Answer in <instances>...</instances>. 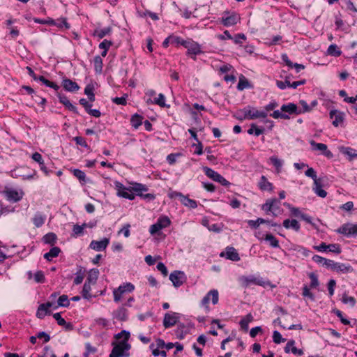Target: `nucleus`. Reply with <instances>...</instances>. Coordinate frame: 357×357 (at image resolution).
<instances>
[{
    "mask_svg": "<svg viewBox=\"0 0 357 357\" xmlns=\"http://www.w3.org/2000/svg\"><path fill=\"white\" fill-rule=\"evenodd\" d=\"M112 31L111 27H107L103 29H96L93 33L94 36H98L99 38H104L106 35H108Z\"/></svg>",
    "mask_w": 357,
    "mask_h": 357,
    "instance_id": "nucleus-31",
    "label": "nucleus"
},
{
    "mask_svg": "<svg viewBox=\"0 0 357 357\" xmlns=\"http://www.w3.org/2000/svg\"><path fill=\"white\" fill-rule=\"evenodd\" d=\"M61 252L59 247H53L50 250L44 255V258L48 261H51L52 258L56 257Z\"/></svg>",
    "mask_w": 357,
    "mask_h": 357,
    "instance_id": "nucleus-28",
    "label": "nucleus"
},
{
    "mask_svg": "<svg viewBox=\"0 0 357 357\" xmlns=\"http://www.w3.org/2000/svg\"><path fill=\"white\" fill-rule=\"evenodd\" d=\"M342 302L344 303H349L351 304V306H354L355 304H356V300L354 297H349L347 296L346 294H344L343 295V297H342Z\"/></svg>",
    "mask_w": 357,
    "mask_h": 357,
    "instance_id": "nucleus-63",
    "label": "nucleus"
},
{
    "mask_svg": "<svg viewBox=\"0 0 357 357\" xmlns=\"http://www.w3.org/2000/svg\"><path fill=\"white\" fill-rule=\"evenodd\" d=\"M327 250H328L329 252H334L336 254H340L341 252L340 245L335 243L328 245Z\"/></svg>",
    "mask_w": 357,
    "mask_h": 357,
    "instance_id": "nucleus-50",
    "label": "nucleus"
},
{
    "mask_svg": "<svg viewBox=\"0 0 357 357\" xmlns=\"http://www.w3.org/2000/svg\"><path fill=\"white\" fill-rule=\"evenodd\" d=\"M208 296H211L212 297V303L213 304H216L218 303V292L217 290H211L208 293Z\"/></svg>",
    "mask_w": 357,
    "mask_h": 357,
    "instance_id": "nucleus-57",
    "label": "nucleus"
},
{
    "mask_svg": "<svg viewBox=\"0 0 357 357\" xmlns=\"http://www.w3.org/2000/svg\"><path fill=\"white\" fill-rule=\"evenodd\" d=\"M112 345L114 347L109 354V357L129 356V353L126 352L130 349V345L128 342H126V341H121L118 344L113 342Z\"/></svg>",
    "mask_w": 357,
    "mask_h": 357,
    "instance_id": "nucleus-1",
    "label": "nucleus"
},
{
    "mask_svg": "<svg viewBox=\"0 0 357 357\" xmlns=\"http://www.w3.org/2000/svg\"><path fill=\"white\" fill-rule=\"evenodd\" d=\"M31 158L34 161L37 162L40 165V169L43 172H44L46 175H48L49 172L47 171L46 166L44 164V161L43 160L41 154L38 152H36L32 155Z\"/></svg>",
    "mask_w": 357,
    "mask_h": 357,
    "instance_id": "nucleus-21",
    "label": "nucleus"
},
{
    "mask_svg": "<svg viewBox=\"0 0 357 357\" xmlns=\"http://www.w3.org/2000/svg\"><path fill=\"white\" fill-rule=\"evenodd\" d=\"M274 202H276L275 198L267 199L265 204L262 205L261 209L266 213L271 212L274 216H276L277 214L273 211Z\"/></svg>",
    "mask_w": 357,
    "mask_h": 357,
    "instance_id": "nucleus-24",
    "label": "nucleus"
},
{
    "mask_svg": "<svg viewBox=\"0 0 357 357\" xmlns=\"http://www.w3.org/2000/svg\"><path fill=\"white\" fill-rule=\"evenodd\" d=\"M34 279L37 282H43L45 281V275L42 271H39L35 273Z\"/></svg>",
    "mask_w": 357,
    "mask_h": 357,
    "instance_id": "nucleus-64",
    "label": "nucleus"
},
{
    "mask_svg": "<svg viewBox=\"0 0 357 357\" xmlns=\"http://www.w3.org/2000/svg\"><path fill=\"white\" fill-rule=\"evenodd\" d=\"M56 235L52 232L45 234L43 238L45 243L50 244L51 245H54L56 243Z\"/></svg>",
    "mask_w": 357,
    "mask_h": 357,
    "instance_id": "nucleus-29",
    "label": "nucleus"
},
{
    "mask_svg": "<svg viewBox=\"0 0 357 357\" xmlns=\"http://www.w3.org/2000/svg\"><path fill=\"white\" fill-rule=\"evenodd\" d=\"M333 312L340 319V321L343 324L348 325L350 324V321L348 319L343 317L342 313L340 310L335 309L333 310Z\"/></svg>",
    "mask_w": 357,
    "mask_h": 357,
    "instance_id": "nucleus-56",
    "label": "nucleus"
},
{
    "mask_svg": "<svg viewBox=\"0 0 357 357\" xmlns=\"http://www.w3.org/2000/svg\"><path fill=\"white\" fill-rule=\"evenodd\" d=\"M109 240L107 238H104L101 241H92L90 243V248L96 251H101L106 249Z\"/></svg>",
    "mask_w": 357,
    "mask_h": 357,
    "instance_id": "nucleus-12",
    "label": "nucleus"
},
{
    "mask_svg": "<svg viewBox=\"0 0 357 357\" xmlns=\"http://www.w3.org/2000/svg\"><path fill=\"white\" fill-rule=\"evenodd\" d=\"M51 312L49 310H46L45 308L40 309V305L38 306L36 317L38 319H43L46 314H50Z\"/></svg>",
    "mask_w": 357,
    "mask_h": 357,
    "instance_id": "nucleus-47",
    "label": "nucleus"
},
{
    "mask_svg": "<svg viewBox=\"0 0 357 357\" xmlns=\"http://www.w3.org/2000/svg\"><path fill=\"white\" fill-rule=\"evenodd\" d=\"M127 96H128L126 94L125 96L123 97H116L112 99V101L117 105H126Z\"/></svg>",
    "mask_w": 357,
    "mask_h": 357,
    "instance_id": "nucleus-61",
    "label": "nucleus"
},
{
    "mask_svg": "<svg viewBox=\"0 0 357 357\" xmlns=\"http://www.w3.org/2000/svg\"><path fill=\"white\" fill-rule=\"evenodd\" d=\"M273 342L275 344H280V342H284L286 340L285 339L282 337L281 334L277 331L273 332Z\"/></svg>",
    "mask_w": 357,
    "mask_h": 357,
    "instance_id": "nucleus-53",
    "label": "nucleus"
},
{
    "mask_svg": "<svg viewBox=\"0 0 357 357\" xmlns=\"http://www.w3.org/2000/svg\"><path fill=\"white\" fill-rule=\"evenodd\" d=\"M241 113H243V116H237V119L243 120L246 119H255L257 118H266L267 116V113L263 111L258 110H251L243 109L240 110Z\"/></svg>",
    "mask_w": 357,
    "mask_h": 357,
    "instance_id": "nucleus-2",
    "label": "nucleus"
},
{
    "mask_svg": "<svg viewBox=\"0 0 357 357\" xmlns=\"http://www.w3.org/2000/svg\"><path fill=\"white\" fill-rule=\"evenodd\" d=\"M90 291H91V283L85 282V283L83 286L82 291V294L83 298H84L86 299H89L90 298H91V295L89 293Z\"/></svg>",
    "mask_w": 357,
    "mask_h": 357,
    "instance_id": "nucleus-36",
    "label": "nucleus"
},
{
    "mask_svg": "<svg viewBox=\"0 0 357 357\" xmlns=\"http://www.w3.org/2000/svg\"><path fill=\"white\" fill-rule=\"evenodd\" d=\"M33 221L36 227H40L44 224L45 217L41 214L37 213L35 215Z\"/></svg>",
    "mask_w": 357,
    "mask_h": 357,
    "instance_id": "nucleus-38",
    "label": "nucleus"
},
{
    "mask_svg": "<svg viewBox=\"0 0 357 357\" xmlns=\"http://www.w3.org/2000/svg\"><path fill=\"white\" fill-rule=\"evenodd\" d=\"M326 267L331 268L333 271H335L337 272H342V273H347L351 270V266H346L344 264L334 262L332 260H329Z\"/></svg>",
    "mask_w": 357,
    "mask_h": 357,
    "instance_id": "nucleus-10",
    "label": "nucleus"
},
{
    "mask_svg": "<svg viewBox=\"0 0 357 357\" xmlns=\"http://www.w3.org/2000/svg\"><path fill=\"white\" fill-rule=\"evenodd\" d=\"M312 259L314 261H315L316 263H318V264H323L324 265H325L326 266H327L328 264V262L329 261L330 259H325L319 255H314L313 257H312Z\"/></svg>",
    "mask_w": 357,
    "mask_h": 357,
    "instance_id": "nucleus-54",
    "label": "nucleus"
},
{
    "mask_svg": "<svg viewBox=\"0 0 357 357\" xmlns=\"http://www.w3.org/2000/svg\"><path fill=\"white\" fill-rule=\"evenodd\" d=\"M259 187L261 190H267L272 191L273 190V184L268 181L266 177L265 176H262L260 178V181L259 183Z\"/></svg>",
    "mask_w": 357,
    "mask_h": 357,
    "instance_id": "nucleus-22",
    "label": "nucleus"
},
{
    "mask_svg": "<svg viewBox=\"0 0 357 357\" xmlns=\"http://www.w3.org/2000/svg\"><path fill=\"white\" fill-rule=\"evenodd\" d=\"M264 131V128H259L255 123L251 124L250 129L248 130V134L255 133L256 136L261 135Z\"/></svg>",
    "mask_w": 357,
    "mask_h": 357,
    "instance_id": "nucleus-37",
    "label": "nucleus"
},
{
    "mask_svg": "<svg viewBox=\"0 0 357 357\" xmlns=\"http://www.w3.org/2000/svg\"><path fill=\"white\" fill-rule=\"evenodd\" d=\"M181 45L188 50L187 54L188 55L193 54L195 56L202 53L199 45L192 40H183Z\"/></svg>",
    "mask_w": 357,
    "mask_h": 357,
    "instance_id": "nucleus-3",
    "label": "nucleus"
},
{
    "mask_svg": "<svg viewBox=\"0 0 357 357\" xmlns=\"http://www.w3.org/2000/svg\"><path fill=\"white\" fill-rule=\"evenodd\" d=\"M243 282L245 284V286H248L250 284H255L256 282H259V279L255 277H245L243 278Z\"/></svg>",
    "mask_w": 357,
    "mask_h": 357,
    "instance_id": "nucleus-58",
    "label": "nucleus"
},
{
    "mask_svg": "<svg viewBox=\"0 0 357 357\" xmlns=\"http://www.w3.org/2000/svg\"><path fill=\"white\" fill-rule=\"evenodd\" d=\"M270 160L273 165L276 167L278 172H279L282 165L281 160H279L278 158L273 156L271 157Z\"/></svg>",
    "mask_w": 357,
    "mask_h": 357,
    "instance_id": "nucleus-62",
    "label": "nucleus"
},
{
    "mask_svg": "<svg viewBox=\"0 0 357 357\" xmlns=\"http://www.w3.org/2000/svg\"><path fill=\"white\" fill-rule=\"evenodd\" d=\"M309 278L311 280V282L310 284V288H316L319 286V282L317 278V276L314 273H309Z\"/></svg>",
    "mask_w": 357,
    "mask_h": 357,
    "instance_id": "nucleus-43",
    "label": "nucleus"
},
{
    "mask_svg": "<svg viewBox=\"0 0 357 357\" xmlns=\"http://www.w3.org/2000/svg\"><path fill=\"white\" fill-rule=\"evenodd\" d=\"M94 67L97 73H100L102 68V60L100 56H96L94 58Z\"/></svg>",
    "mask_w": 357,
    "mask_h": 357,
    "instance_id": "nucleus-40",
    "label": "nucleus"
},
{
    "mask_svg": "<svg viewBox=\"0 0 357 357\" xmlns=\"http://www.w3.org/2000/svg\"><path fill=\"white\" fill-rule=\"evenodd\" d=\"M310 144L314 147V149L321 151L324 152L325 155L327 157H332L333 154L330 151L327 150V146L322 143H317L314 140L310 142Z\"/></svg>",
    "mask_w": 357,
    "mask_h": 357,
    "instance_id": "nucleus-19",
    "label": "nucleus"
},
{
    "mask_svg": "<svg viewBox=\"0 0 357 357\" xmlns=\"http://www.w3.org/2000/svg\"><path fill=\"white\" fill-rule=\"evenodd\" d=\"M253 321L252 315L249 313L244 318H243L240 321V325L242 329L247 331L248 329V324Z\"/></svg>",
    "mask_w": 357,
    "mask_h": 357,
    "instance_id": "nucleus-30",
    "label": "nucleus"
},
{
    "mask_svg": "<svg viewBox=\"0 0 357 357\" xmlns=\"http://www.w3.org/2000/svg\"><path fill=\"white\" fill-rule=\"evenodd\" d=\"M130 121H131L132 126L135 128H137L142 123V116H141L140 115H139L137 114H135L132 116Z\"/></svg>",
    "mask_w": 357,
    "mask_h": 357,
    "instance_id": "nucleus-35",
    "label": "nucleus"
},
{
    "mask_svg": "<svg viewBox=\"0 0 357 357\" xmlns=\"http://www.w3.org/2000/svg\"><path fill=\"white\" fill-rule=\"evenodd\" d=\"M305 175L313 179L314 183H317L319 181L321 180L320 178H317L316 172L313 168L310 167L305 172Z\"/></svg>",
    "mask_w": 357,
    "mask_h": 357,
    "instance_id": "nucleus-45",
    "label": "nucleus"
},
{
    "mask_svg": "<svg viewBox=\"0 0 357 357\" xmlns=\"http://www.w3.org/2000/svg\"><path fill=\"white\" fill-rule=\"evenodd\" d=\"M328 54L335 56H339L341 54V51L338 50L336 45H331L328 48Z\"/></svg>",
    "mask_w": 357,
    "mask_h": 357,
    "instance_id": "nucleus-39",
    "label": "nucleus"
},
{
    "mask_svg": "<svg viewBox=\"0 0 357 357\" xmlns=\"http://www.w3.org/2000/svg\"><path fill=\"white\" fill-rule=\"evenodd\" d=\"M240 19L241 18L238 14L233 13L229 16L222 17L221 22L224 26H229L236 24L239 22Z\"/></svg>",
    "mask_w": 357,
    "mask_h": 357,
    "instance_id": "nucleus-14",
    "label": "nucleus"
},
{
    "mask_svg": "<svg viewBox=\"0 0 357 357\" xmlns=\"http://www.w3.org/2000/svg\"><path fill=\"white\" fill-rule=\"evenodd\" d=\"M330 118L333 119L332 124L335 127H337L342 123L344 119V114L339 110L333 109L330 112Z\"/></svg>",
    "mask_w": 357,
    "mask_h": 357,
    "instance_id": "nucleus-9",
    "label": "nucleus"
},
{
    "mask_svg": "<svg viewBox=\"0 0 357 357\" xmlns=\"http://www.w3.org/2000/svg\"><path fill=\"white\" fill-rule=\"evenodd\" d=\"M303 296L304 297L309 298L311 301H314L315 297L314 295L310 291V287L307 286H304L303 288Z\"/></svg>",
    "mask_w": 357,
    "mask_h": 357,
    "instance_id": "nucleus-49",
    "label": "nucleus"
},
{
    "mask_svg": "<svg viewBox=\"0 0 357 357\" xmlns=\"http://www.w3.org/2000/svg\"><path fill=\"white\" fill-rule=\"evenodd\" d=\"M6 197L9 201L18 202L22 198V194H20L15 190H7L3 192Z\"/></svg>",
    "mask_w": 357,
    "mask_h": 357,
    "instance_id": "nucleus-17",
    "label": "nucleus"
},
{
    "mask_svg": "<svg viewBox=\"0 0 357 357\" xmlns=\"http://www.w3.org/2000/svg\"><path fill=\"white\" fill-rule=\"evenodd\" d=\"M286 83H287L288 86L292 87L294 89H296L299 85L304 84L305 83V79H303V80H300V81H296V82H294L293 83H290V82L289 80V77H286Z\"/></svg>",
    "mask_w": 357,
    "mask_h": 357,
    "instance_id": "nucleus-52",
    "label": "nucleus"
},
{
    "mask_svg": "<svg viewBox=\"0 0 357 357\" xmlns=\"http://www.w3.org/2000/svg\"><path fill=\"white\" fill-rule=\"evenodd\" d=\"M337 232L347 236H357V224H344L337 229Z\"/></svg>",
    "mask_w": 357,
    "mask_h": 357,
    "instance_id": "nucleus-6",
    "label": "nucleus"
},
{
    "mask_svg": "<svg viewBox=\"0 0 357 357\" xmlns=\"http://www.w3.org/2000/svg\"><path fill=\"white\" fill-rule=\"evenodd\" d=\"M281 111L284 112H287L289 114H302L301 109H298V107L294 103H289L288 105H283L281 107Z\"/></svg>",
    "mask_w": 357,
    "mask_h": 357,
    "instance_id": "nucleus-18",
    "label": "nucleus"
},
{
    "mask_svg": "<svg viewBox=\"0 0 357 357\" xmlns=\"http://www.w3.org/2000/svg\"><path fill=\"white\" fill-rule=\"evenodd\" d=\"M114 318L121 321H125L127 320V310L124 306L119 307L114 312Z\"/></svg>",
    "mask_w": 357,
    "mask_h": 357,
    "instance_id": "nucleus-20",
    "label": "nucleus"
},
{
    "mask_svg": "<svg viewBox=\"0 0 357 357\" xmlns=\"http://www.w3.org/2000/svg\"><path fill=\"white\" fill-rule=\"evenodd\" d=\"M271 116L272 117H273L274 119H289V115L286 114H283L279 110H275L271 114Z\"/></svg>",
    "mask_w": 357,
    "mask_h": 357,
    "instance_id": "nucleus-51",
    "label": "nucleus"
},
{
    "mask_svg": "<svg viewBox=\"0 0 357 357\" xmlns=\"http://www.w3.org/2000/svg\"><path fill=\"white\" fill-rule=\"evenodd\" d=\"M58 98L59 99V102L62 103L66 108H68L70 111L73 112L75 114H78V111L73 105L69 101L68 98L60 93H58Z\"/></svg>",
    "mask_w": 357,
    "mask_h": 357,
    "instance_id": "nucleus-15",
    "label": "nucleus"
},
{
    "mask_svg": "<svg viewBox=\"0 0 357 357\" xmlns=\"http://www.w3.org/2000/svg\"><path fill=\"white\" fill-rule=\"evenodd\" d=\"M283 226L286 229L292 228L293 229H294L296 231H299V229H300V225H299L298 222L294 219H293L291 220H290L289 219L284 220L283 222Z\"/></svg>",
    "mask_w": 357,
    "mask_h": 357,
    "instance_id": "nucleus-23",
    "label": "nucleus"
},
{
    "mask_svg": "<svg viewBox=\"0 0 357 357\" xmlns=\"http://www.w3.org/2000/svg\"><path fill=\"white\" fill-rule=\"evenodd\" d=\"M116 187L119 188L117 193L119 196L128 199L130 200H132L135 199V195L132 192V190H129L128 188H126L121 183H117Z\"/></svg>",
    "mask_w": 357,
    "mask_h": 357,
    "instance_id": "nucleus-13",
    "label": "nucleus"
},
{
    "mask_svg": "<svg viewBox=\"0 0 357 357\" xmlns=\"http://www.w3.org/2000/svg\"><path fill=\"white\" fill-rule=\"evenodd\" d=\"M87 224L84 223L82 225H75L73 226V231L75 235L79 236L83 234L84 229L86 228Z\"/></svg>",
    "mask_w": 357,
    "mask_h": 357,
    "instance_id": "nucleus-46",
    "label": "nucleus"
},
{
    "mask_svg": "<svg viewBox=\"0 0 357 357\" xmlns=\"http://www.w3.org/2000/svg\"><path fill=\"white\" fill-rule=\"evenodd\" d=\"M58 305L61 307H68L70 301L67 295H62L58 299Z\"/></svg>",
    "mask_w": 357,
    "mask_h": 357,
    "instance_id": "nucleus-41",
    "label": "nucleus"
},
{
    "mask_svg": "<svg viewBox=\"0 0 357 357\" xmlns=\"http://www.w3.org/2000/svg\"><path fill=\"white\" fill-rule=\"evenodd\" d=\"M197 142V144H192V146L195 147L194 153L197 155H202L203 153V145L200 141Z\"/></svg>",
    "mask_w": 357,
    "mask_h": 357,
    "instance_id": "nucleus-60",
    "label": "nucleus"
},
{
    "mask_svg": "<svg viewBox=\"0 0 357 357\" xmlns=\"http://www.w3.org/2000/svg\"><path fill=\"white\" fill-rule=\"evenodd\" d=\"M220 257H226L227 259L234 261H238L240 260L239 255L236 250V249L233 247H227L226 248V252H221L220 255Z\"/></svg>",
    "mask_w": 357,
    "mask_h": 357,
    "instance_id": "nucleus-11",
    "label": "nucleus"
},
{
    "mask_svg": "<svg viewBox=\"0 0 357 357\" xmlns=\"http://www.w3.org/2000/svg\"><path fill=\"white\" fill-rule=\"evenodd\" d=\"M132 190L135 191L138 195V193H142L143 191H147L148 189L145 185L141 183H135L132 187Z\"/></svg>",
    "mask_w": 357,
    "mask_h": 357,
    "instance_id": "nucleus-44",
    "label": "nucleus"
},
{
    "mask_svg": "<svg viewBox=\"0 0 357 357\" xmlns=\"http://www.w3.org/2000/svg\"><path fill=\"white\" fill-rule=\"evenodd\" d=\"M185 326L181 324L178 325V327L175 331L176 335L179 339H183L184 337L183 329Z\"/></svg>",
    "mask_w": 357,
    "mask_h": 357,
    "instance_id": "nucleus-55",
    "label": "nucleus"
},
{
    "mask_svg": "<svg viewBox=\"0 0 357 357\" xmlns=\"http://www.w3.org/2000/svg\"><path fill=\"white\" fill-rule=\"evenodd\" d=\"M73 175L77 177L80 181L85 183L86 182V175L85 173L78 169H73Z\"/></svg>",
    "mask_w": 357,
    "mask_h": 357,
    "instance_id": "nucleus-42",
    "label": "nucleus"
},
{
    "mask_svg": "<svg viewBox=\"0 0 357 357\" xmlns=\"http://www.w3.org/2000/svg\"><path fill=\"white\" fill-rule=\"evenodd\" d=\"M169 280L175 287H178L185 282L186 277L183 272L174 271L169 275Z\"/></svg>",
    "mask_w": 357,
    "mask_h": 357,
    "instance_id": "nucleus-7",
    "label": "nucleus"
},
{
    "mask_svg": "<svg viewBox=\"0 0 357 357\" xmlns=\"http://www.w3.org/2000/svg\"><path fill=\"white\" fill-rule=\"evenodd\" d=\"M154 103L157 104L158 105H159L162 107H167V105L165 104V98L162 93H160L158 95V97L157 98H155ZM169 107V106L168 105L167 107Z\"/></svg>",
    "mask_w": 357,
    "mask_h": 357,
    "instance_id": "nucleus-48",
    "label": "nucleus"
},
{
    "mask_svg": "<svg viewBox=\"0 0 357 357\" xmlns=\"http://www.w3.org/2000/svg\"><path fill=\"white\" fill-rule=\"evenodd\" d=\"M99 271L96 268L91 269L89 272L86 282L95 284L98 280Z\"/></svg>",
    "mask_w": 357,
    "mask_h": 357,
    "instance_id": "nucleus-26",
    "label": "nucleus"
},
{
    "mask_svg": "<svg viewBox=\"0 0 357 357\" xmlns=\"http://www.w3.org/2000/svg\"><path fill=\"white\" fill-rule=\"evenodd\" d=\"M62 86L68 91H75L79 89V85L75 82L68 78L63 79Z\"/></svg>",
    "mask_w": 357,
    "mask_h": 357,
    "instance_id": "nucleus-16",
    "label": "nucleus"
},
{
    "mask_svg": "<svg viewBox=\"0 0 357 357\" xmlns=\"http://www.w3.org/2000/svg\"><path fill=\"white\" fill-rule=\"evenodd\" d=\"M314 187L313 188V190L314 192L320 197L324 198L327 195V192L326 190L322 189V183L321 180L317 182V183H314Z\"/></svg>",
    "mask_w": 357,
    "mask_h": 357,
    "instance_id": "nucleus-27",
    "label": "nucleus"
},
{
    "mask_svg": "<svg viewBox=\"0 0 357 357\" xmlns=\"http://www.w3.org/2000/svg\"><path fill=\"white\" fill-rule=\"evenodd\" d=\"M181 202L183 204L191 208H195L197 206V202L195 200L191 199L184 195L182 197Z\"/></svg>",
    "mask_w": 357,
    "mask_h": 357,
    "instance_id": "nucleus-33",
    "label": "nucleus"
},
{
    "mask_svg": "<svg viewBox=\"0 0 357 357\" xmlns=\"http://www.w3.org/2000/svg\"><path fill=\"white\" fill-rule=\"evenodd\" d=\"M178 314L176 312L166 313L163 319L164 327L168 328L174 326L178 322Z\"/></svg>",
    "mask_w": 357,
    "mask_h": 357,
    "instance_id": "nucleus-8",
    "label": "nucleus"
},
{
    "mask_svg": "<svg viewBox=\"0 0 357 357\" xmlns=\"http://www.w3.org/2000/svg\"><path fill=\"white\" fill-rule=\"evenodd\" d=\"M204 171L205 174L210 178L213 179L214 181L217 182L218 180H220V178H221V175L220 174L209 167H204Z\"/></svg>",
    "mask_w": 357,
    "mask_h": 357,
    "instance_id": "nucleus-25",
    "label": "nucleus"
},
{
    "mask_svg": "<svg viewBox=\"0 0 357 357\" xmlns=\"http://www.w3.org/2000/svg\"><path fill=\"white\" fill-rule=\"evenodd\" d=\"M264 239L266 241H268L272 247H273V248L279 247V241L277 240V238L273 234H267L265 236Z\"/></svg>",
    "mask_w": 357,
    "mask_h": 357,
    "instance_id": "nucleus-34",
    "label": "nucleus"
},
{
    "mask_svg": "<svg viewBox=\"0 0 357 357\" xmlns=\"http://www.w3.org/2000/svg\"><path fill=\"white\" fill-rule=\"evenodd\" d=\"M250 86V83L248 80L243 75H241L239 77V82L237 86V89L239 91H243L245 88H248Z\"/></svg>",
    "mask_w": 357,
    "mask_h": 357,
    "instance_id": "nucleus-32",
    "label": "nucleus"
},
{
    "mask_svg": "<svg viewBox=\"0 0 357 357\" xmlns=\"http://www.w3.org/2000/svg\"><path fill=\"white\" fill-rule=\"evenodd\" d=\"M73 139L75 141V142L77 145H80L85 148H89V146L86 142V140L84 137L77 136V137H74Z\"/></svg>",
    "mask_w": 357,
    "mask_h": 357,
    "instance_id": "nucleus-59",
    "label": "nucleus"
},
{
    "mask_svg": "<svg viewBox=\"0 0 357 357\" xmlns=\"http://www.w3.org/2000/svg\"><path fill=\"white\" fill-rule=\"evenodd\" d=\"M171 223L169 218L167 216L160 218L157 222L152 225L150 227V233L155 234L163 228L168 227Z\"/></svg>",
    "mask_w": 357,
    "mask_h": 357,
    "instance_id": "nucleus-4",
    "label": "nucleus"
},
{
    "mask_svg": "<svg viewBox=\"0 0 357 357\" xmlns=\"http://www.w3.org/2000/svg\"><path fill=\"white\" fill-rule=\"evenodd\" d=\"M134 289V285L131 283H126V284L119 286L117 289L114 290V300L115 302H119L121 299L123 294L125 292H131Z\"/></svg>",
    "mask_w": 357,
    "mask_h": 357,
    "instance_id": "nucleus-5",
    "label": "nucleus"
}]
</instances>
